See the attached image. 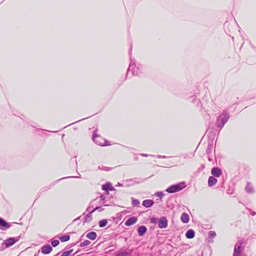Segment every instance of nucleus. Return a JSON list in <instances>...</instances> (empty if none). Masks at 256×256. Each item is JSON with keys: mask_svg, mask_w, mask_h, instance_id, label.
I'll use <instances>...</instances> for the list:
<instances>
[{"mask_svg": "<svg viewBox=\"0 0 256 256\" xmlns=\"http://www.w3.org/2000/svg\"><path fill=\"white\" fill-rule=\"evenodd\" d=\"M230 118V114L226 110H224L216 120V124L221 130Z\"/></svg>", "mask_w": 256, "mask_h": 256, "instance_id": "nucleus-1", "label": "nucleus"}, {"mask_svg": "<svg viewBox=\"0 0 256 256\" xmlns=\"http://www.w3.org/2000/svg\"><path fill=\"white\" fill-rule=\"evenodd\" d=\"M244 248L243 241L242 240H238L234 246L232 256H245L243 252Z\"/></svg>", "mask_w": 256, "mask_h": 256, "instance_id": "nucleus-2", "label": "nucleus"}, {"mask_svg": "<svg viewBox=\"0 0 256 256\" xmlns=\"http://www.w3.org/2000/svg\"><path fill=\"white\" fill-rule=\"evenodd\" d=\"M93 140L97 144L101 146H104L108 145V144H106L107 143L106 141L101 136H100L97 134H94Z\"/></svg>", "mask_w": 256, "mask_h": 256, "instance_id": "nucleus-3", "label": "nucleus"}, {"mask_svg": "<svg viewBox=\"0 0 256 256\" xmlns=\"http://www.w3.org/2000/svg\"><path fill=\"white\" fill-rule=\"evenodd\" d=\"M184 187L182 184H178L168 188L166 191L168 193H174L181 190Z\"/></svg>", "mask_w": 256, "mask_h": 256, "instance_id": "nucleus-4", "label": "nucleus"}, {"mask_svg": "<svg viewBox=\"0 0 256 256\" xmlns=\"http://www.w3.org/2000/svg\"><path fill=\"white\" fill-rule=\"evenodd\" d=\"M102 190L106 192V194H109L108 191L114 190V188L112 186V184L110 182H106L102 186Z\"/></svg>", "mask_w": 256, "mask_h": 256, "instance_id": "nucleus-5", "label": "nucleus"}, {"mask_svg": "<svg viewBox=\"0 0 256 256\" xmlns=\"http://www.w3.org/2000/svg\"><path fill=\"white\" fill-rule=\"evenodd\" d=\"M211 174L213 176L218 178L222 174V171L220 168L218 167H214L212 169Z\"/></svg>", "mask_w": 256, "mask_h": 256, "instance_id": "nucleus-6", "label": "nucleus"}, {"mask_svg": "<svg viewBox=\"0 0 256 256\" xmlns=\"http://www.w3.org/2000/svg\"><path fill=\"white\" fill-rule=\"evenodd\" d=\"M214 149L213 146V140H208V148L206 150V153L208 155H210L212 154Z\"/></svg>", "mask_w": 256, "mask_h": 256, "instance_id": "nucleus-7", "label": "nucleus"}, {"mask_svg": "<svg viewBox=\"0 0 256 256\" xmlns=\"http://www.w3.org/2000/svg\"><path fill=\"white\" fill-rule=\"evenodd\" d=\"M168 226V221L165 218H162L158 222V227L160 228H166Z\"/></svg>", "mask_w": 256, "mask_h": 256, "instance_id": "nucleus-8", "label": "nucleus"}, {"mask_svg": "<svg viewBox=\"0 0 256 256\" xmlns=\"http://www.w3.org/2000/svg\"><path fill=\"white\" fill-rule=\"evenodd\" d=\"M216 232L215 231L210 230L208 233V237L207 238V240L208 242L213 243L214 240L213 238L216 236Z\"/></svg>", "mask_w": 256, "mask_h": 256, "instance_id": "nucleus-9", "label": "nucleus"}, {"mask_svg": "<svg viewBox=\"0 0 256 256\" xmlns=\"http://www.w3.org/2000/svg\"><path fill=\"white\" fill-rule=\"evenodd\" d=\"M18 240H16L14 238H10L5 240L4 244L6 247H9L12 246Z\"/></svg>", "mask_w": 256, "mask_h": 256, "instance_id": "nucleus-10", "label": "nucleus"}, {"mask_svg": "<svg viewBox=\"0 0 256 256\" xmlns=\"http://www.w3.org/2000/svg\"><path fill=\"white\" fill-rule=\"evenodd\" d=\"M52 250L50 245H46L42 248V252L44 254H48L52 252Z\"/></svg>", "mask_w": 256, "mask_h": 256, "instance_id": "nucleus-11", "label": "nucleus"}, {"mask_svg": "<svg viewBox=\"0 0 256 256\" xmlns=\"http://www.w3.org/2000/svg\"><path fill=\"white\" fill-rule=\"evenodd\" d=\"M138 220V219L136 217H132L126 220L125 222V225L126 226H130L132 224H134Z\"/></svg>", "mask_w": 256, "mask_h": 256, "instance_id": "nucleus-12", "label": "nucleus"}, {"mask_svg": "<svg viewBox=\"0 0 256 256\" xmlns=\"http://www.w3.org/2000/svg\"><path fill=\"white\" fill-rule=\"evenodd\" d=\"M217 179L213 176H210L208 179V186L210 187L214 186L217 182Z\"/></svg>", "mask_w": 256, "mask_h": 256, "instance_id": "nucleus-13", "label": "nucleus"}, {"mask_svg": "<svg viewBox=\"0 0 256 256\" xmlns=\"http://www.w3.org/2000/svg\"><path fill=\"white\" fill-rule=\"evenodd\" d=\"M246 191L248 194H252L254 192V188L250 182H248L246 186Z\"/></svg>", "mask_w": 256, "mask_h": 256, "instance_id": "nucleus-14", "label": "nucleus"}, {"mask_svg": "<svg viewBox=\"0 0 256 256\" xmlns=\"http://www.w3.org/2000/svg\"><path fill=\"white\" fill-rule=\"evenodd\" d=\"M153 204L154 202L151 200H146L142 202V205L146 208L151 206Z\"/></svg>", "mask_w": 256, "mask_h": 256, "instance_id": "nucleus-15", "label": "nucleus"}, {"mask_svg": "<svg viewBox=\"0 0 256 256\" xmlns=\"http://www.w3.org/2000/svg\"><path fill=\"white\" fill-rule=\"evenodd\" d=\"M180 218L182 221L184 223H187L190 220L188 215L184 212L182 214Z\"/></svg>", "mask_w": 256, "mask_h": 256, "instance_id": "nucleus-16", "label": "nucleus"}, {"mask_svg": "<svg viewBox=\"0 0 256 256\" xmlns=\"http://www.w3.org/2000/svg\"><path fill=\"white\" fill-rule=\"evenodd\" d=\"M86 237L91 240H94L96 238V234L94 232H91L87 234Z\"/></svg>", "mask_w": 256, "mask_h": 256, "instance_id": "nucleus-17", "label": "nucleus"}, {"mask_svg": "<svg viewBox=\"0 0 256 256\" xmlns=\"http://www.w3.org/2000/svg\"><path fill=\"white\" fill-rule=\"evenodd\" d=\"M146 230V228L144 226H140L138 228V233L140 236H142Z\"/></svg>", "mask_w": 256, "mask_h": 256, "instance_id": "nucleus-18", "label": "nucleus"}, {"mask_svg": "<svg viewBox=\"0 0 256 256\" xmlns=\"http://www.w3.org/2000/svg\"><path fill=\"white\" fill-rule=\"evenodd\" d=\"M70 238V236L68 235H65L64 236H61L60 239L61 242H65L69 240Z\"/></svg>", "mask_w": 256, "mask_h": 256, "instance_id": "nucleus-19", "label": "nucleus"}, {"mask_svg": "<svg viewBox=\"0 0 256 256\" xmlns=\"http://www.w3.org/2000/svg\"><path fill=\"white\" fill-rule=\"evenodd\" d=\"M107 224H108L107 220H104L100 221L98 222V225H99L100 227L102 228V227L105 226Z\"/></svg>", "mask_w": 256, "mask_h": 256, "instance_id": "nucleus-20", "label": "nucleus"}, {"mask_svg": "<svg viewBox=\"0 0 256 256\" xmlns=\"http://www.w3.org/2000/svg\"><path fill=\"white\" fill-rule=\"evenodd\" d=\"M186 236L188 238H192V230H188L186 234Z\"/></svg>", "mask_w": 256, "mask_h": 256, "instance_id": "nucleus-21", "label": "nucleus"}, {"mask_svg": "<svg viewBox=\"0 0 256 256\" xmlns=\"http://www.w3.org/2000/svg\"><path fill=\"white\" fill-rule=\"evenodd\" d=\"M72 252V250H70L68 251H66L64 252L60 256H68Z\"/></svg>", "mask_w": 256, "mask_h": 256, "instance_id": "nucleus-22", "label": "nucleus"}, {"mask_svg": "<svg viewBox=\"0 0 256 256\" xmlns=\"http://www.w3.org/2000/svg\"><path fill=\"white\" fill-rule=\"evenodd\" d=\"M59 244H60V242L58 240H54L52 242V245L54 247L56 246H57Z\"/></svg>", "mask_w": 256, "mask_h": 256, "instance_id": "nucleus-23", "label": "nucleus"}, {"mask_svg": "<svg viewBox=\"0 0 256 256\" xmlns=\"http://www.w3.org/2000/svg\"><path fill=\"white\" fill-rule=\"evenodd\" d=\"M90 244V242L88 240H86L82 242L80 245L81 246H85L88 245Z\"/></svg>", "mask_w": 256, "mask_h": 256, "instance_id": "nucleus-24", "label": "nucleus"}, {"mask_svg": "<svg viewBox=\"0 0 256 256\" xmlns=\"http://www.w3.org/2000/svg\"><path fill=\"white\" fill-rule=\"evenodd\" d=\"M227 194H232L234 192V190L232 188H229L226 190Z\"/></svg>", "mask_w": 256, "mask_h": 256, "instance_id": "nucleus-25", "label": "nucleus"}, {"mask_svg": "<svg viewBox=\"0 0 256 256\" xmlns=\"http://www.w3.org/2000/svg\"><path fill=\"white\" fill-rule=\"evenodd\" d=\"M150 222L151 223L156 224L157 222V219L155 218H150Z\"/></svg>", "mask_w": 256, "mask_h": 256, "instance_id": "nucleus-26", "label": "nucleus"}, {"mask_svg": "<svg viewBox=\"0 0 256 256\" xmlns=\"http://www.w3.org/2000/svg\"><path fill=\"white\" fill-rule=\"evenodd\" d=\"M204 168V164H202L200 165V166L198 168V170L199 172H200L201 170H203Z\"/></svg>", "mask_w": 256, "mask_h": 256, "instance_id": "nucleus-27", "label": "nucleus"}, {"mask_svg": "<svg viewBox=\"0 0 256 256\" xmlns=\"http://www.w3.org/2000/svg\"><path fill=\"white\" fill-rule=\"evenodd\" d=\"M208 161L210 162H212L213 161L212 155L210 154V155H208Z\"/></svg>", "mask_w": 256, "mask_h": 256, "instance_id": "nucleus-28", "label": "nucleus"}, {"mask_svg": "<svg viewBox=\"0 0 256 256\" xmlns=\"http://www.w3.org/2000/svg\"><path fill=\"white\" fill-rule=\"evenodd\" d=\"M250 212L252 216L256 215V213L252 211L251 210H250Z\"/></svg>", "mask_w": 256, "mask_h": 256, "instance_id": "nucleus-29", "label": "nucleus"}, {"mask_svg": "<svg viewBox=\"0 0 256 256\" xmlns=\"http://www.w3.org/2000/svg\"><path fill=\"white\" fill-rule=\"evenodd\" d=\"M194 236H195V232H194L193 230V238L194 237Z\"/></svg>", "mask_w": 256, "mask_h": 256, "instance_id": "nucleus-30", "label": "nucleus"}, {"mask_svg": "<svg viewBox=\"0 0 256 256\" xmlns=\"http://www.w3.org/2000/svg\"><path fill=\"white\" fill-rule=\"evenodd\" d=\"M199 94V93H198V92H196V94L195 96H195V97H196V95H197V94Z\"/></svg>", "mask_w": 256, "mask_h": 256, "instance_id": "nucleus-31", "label": "nucleus"}]
</instances>
